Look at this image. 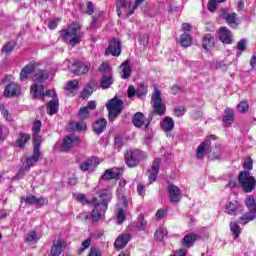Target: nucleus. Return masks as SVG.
I'll return each instance as SVG.
<instances>
[{
	"label": "nucleus",
	"mask_w": 256,
	"mask_h": 256,
	"mask_svg": "<svg viewBox=\"0 0 256 256\" xmlns=\"http://www.w3.org/2000/svg\"><path fill=\"white\" fill-rule=\"evenodd\" d=\"M149 86L145 82H140L136 88V97L141 99V97H145L148 93Z\"/></svg>",
	"instance_id": "c9c22d12"
},
{
	"label": "nucleus",
	"mask_w": 256,
	"mask_h": 256,
	"mask_svg": "<svg viewBox=\"0 0 256 256\" xmlns=\"http://www.w3.org/2000/svg\"><path fill=\"white\" fill-rule=\"evenodd\" d=\"M29 141H31V134L19 132L15 145L20 149H25V145L29 143Z\"/></svg>",
	"instance_id": "c85d7f7f"
},
{
	"label": "nucleus",
	"mask_w": 256,
	"mask_h": 256,
	"mask_svg": "<svg viewBox=\"0 0 256 256\" xmlns=\"http://www.w3.org/2000/svg\"><path fill=\"white\" fill-rule=\"evenodd\" d=\"M87 256H103V252L98 247H91Z\"/></svg>",
	"instance_id": "e2e57ef3"
},
{
	"label": "nucleus",
	"mask_w": 256,
	"mask_h": 256,
	"mask_svg": "<svg viewBox=\"0 0 256 256\" xmlns=\"http://www.w3.org/2000/svg\"><path fill=\"white\" fill-rule=\"evenodd\" d=\"M100 161L99 158H97V156H91L89 157L87 160H85L80 166L79 168L83 171H93L95 169H97V166L99 165Z\"/></svg>",
	"instance_id": "6ab92c4d"
},
{
	"label": "nucleus",
	"mask_w": 256,
	"mask_h": 256,
	"mask_svg": "<svg viewBox=\"0 0 256 256\" xmlns=\"http://www.w3.org/2000/svg\"><path fill=\"white\" fill-rule=\"evenodd\" d=\"M213 141H217V136L211 134L206 136L204 141H202L201 143L210 150L215 147V144L213 145Z\"/></svg>",
	"instance_id": "a19ab883"
},
{
	"label": "nucleus",
	"mask_w": 256,
	"mask_h": 256,
	"mask_svg": "<svg viewBox=\"0 0 256 256\" xmlns=\"http://www.w3.org/2000/svg\"><path fill=\"white\" fill-rule=\"evenodd\" d=\"M80 141L79 136H76L75 134L68 135L64 137L61 148L63 151H71V149H73L75 145H78Z\"/></svg>",
	"instance_id": "f3484780"
},
{
	"label": "nucleus",
	"mask_w": 256,
	"mask_h": 256,
	"mask_svg": "<svg viewBox=\"0 0 256 256\" xmlns=\"http://www.w3.org/2000/svg\"><path fill=\"white\" fill-rule=\"evenodd\" d=\"M76 201H78L79 203H83V205H87V201H91L87 199V196L85 194H77L76 196Z\"/></svg>",
	"instance_id": "338daca9"
},
{
	"label": "nucleus",
	"mask_w": 256,
	"mask_h": 256,
	"mask_svg": "<svg viewBox=\"0 0 256 256\" xmlns=\"http://www.w3.org/2000/svg\"><path fill=\"white\" fill-rule=\"evenodd\" d=\"M47 79H49V71L47 70L38 69L36 72H34L32 76V81L34 85H37L38 83L40 85H43V83H45Z\"/></svg>",
	"instance_id": "4be33fe9"
},
{
	"label": "nucleus",
	"mask_w": 256,
	"mask_h": 256,
	"mask_svg": "<svg viewBox=\"0 0 256 256\" xmlns=\"http://www.w3.org/2000/svg\"><path fill=\"white\" fill-rule=\"evenodd\" d=\"M30 95L32 99H37V97H39L40 101H45V86H43V84H32Z\"/></svg>",
	"instance_id": "a211bd4d"
},
{
	"label": "nucleus",
	"mask_w": 256,
	"mask_h": 256,
	"mask_svg": "<svg viewBox=\"0 0 256 256\" xmlns=\"http://www.w3.org/2000/svg\"><path fill=\"white\" fill-rule=\"evenodd\" d=\"M201 240V235H198L196 233L187 234L182 239L181 243L183 247H186L187 249L193 247L195 245V241Z\"/></svg>",
	"instance_id": "b1692460"
},
{
	"label": "nucleus",
	"mask_w": 256,
	"mask_h": 256,
	"mask_svg": "<svg viewBox=\"0 0 256 256\" xmlns=\"http://www.w3.org/2000/svg\"><path fill=\"white\" fill-rule=\"evenodd\" d=\"M2 83H8L4 89L5 97H19L21 95V85L13 81V75H6Z\"/></svg>",
	"instance_id": "0eeeda50"
},
{
	"label": "nucleus",
	"mask_w": 256,
	"mask_h": 256,
	"mask_svg": "<svg viewBox=\"0 0 256 256\" xmlns=\"http://www.w3.org/2000/svg\"><path fill=\"white\" fill-rule=\"evenodd\" d=\"M118 199L122 204L120 209H127L129 207V201H127V196H125V194H119Z\"/></svg>",
	"instance_id": "13d9d810"
},
{
	"label": "nucleus",
	"mask_w": 256,
	"mask_h": 256,
	"mask_svg": "<svg viewBox=\"0 0 256 256\" xmlns=\"http://www.w3.org/2000/svg\"><path fill=\"white\" fill-rule=\"evenodd\" d=\"M129 241H131V234L126 233L119 235L114 242V248L116 251H121V249H125V247H127Z\"/></svg>",
	"instance_id": "aec40b11"
},
{
	"label": "nucleus",
	"mask_w": 256,
	"mask_h": 256,
	"mask_svg": "<svg viewBox=\"0 0 256 256\" xmlns=\"http://www.w3.org/2000/svg\"><path fill=\"white\" fill-rule=\"evenodd\" d=\"M137 96V89H135V86L130 85L127 90V97L128 99H133V97Z\"/></svg>",
	"instance_id": "0e129e2a"
},
{
	"label": "nucleus",
	"mask_w": 256,
	"mask_h": 256,
	"mask_svg": "<svg viewBox=\"0 0 256 256\" xmlns=\"http://www.w3.org/2000/svg\"><path fill=\"white\" fill-rule=\"evenodd\" d=\"M15 47H17V41L12 40L9 42H6L1 49V53L4 55H11L13 51H15Z\"/></svg>",
	"instance_id": "f704fd0d"
},
{
	"label": "nucleus",
	"mask_w": 256,
	"mask_h": 256,
	"mask_svg": "<svg viewBox=\"0 0 256 256\" xmlns=\"http://www.w3.org/2000/svg\"><path fill=\"white\" fill-rule=\"evenodd\" d=\"M161 129L162 131H165V133H171V131L175 129V121L171 118V116L164 117L161 123Z\"/></svg>",
	"instance_id": "c756f323"
},
{
	"label": "nucleus",
	"mask_w": 256,
	"mask_h": 256,
	"mask_svg": "<svg viewBox=\"0 0 256 256\" xmlns=\"http://www.w3.org/2000/svg\"><path fill=\"white\" fill-rule=\"evenodd\" d=\"M41 159V144H33V155L25 158L24 168L19 170V173L23 171H29L31 167H35L36 163Z\"/></svg>",
	"instance_id": "6e6552de"
},
{
	"label": "nucleus",
	"mask_w": 256,
	"mask_h": 256,
	"mask_svg": "<svg viewBox=\"0 0 256 256\" xmlns=\"http://www.w3.org/2000/svg\"><path fill=\"white\" fill-rule=\"evenodd\" d=\"M219 39L221 41V43H223L224 45H232L233 44V32H231V30L225 26H221L219 28Z\"/></svg>",
	"instance_id": "dca6fc26"
},
{
	"label": "nucleus",
	"mask_w": 256,
	"mask_h": 256,
	"mask_svg": "<svg viewBox=\"0 0 256 256\" xmlns=\"http://www.w3.org/2000/svg\"><path fill=\"white\" fill-rule=\"evenodd\" d=\"M208 158H210L211 161H217L221 159V146L215 143V146L208 150Z\"/></svg>",
	"instance_id": "2f4dec72"
},
{
	"label": "nucleus",
	"mask_w": 256,
	"mask_h": 256,
	"mask_svg": "<svg viewBox=\"0 0 256 256\" xmlns=\"http://www.w3.org/2000/svg\"><path fill=\"white\" fill-rule=\"evenodd\" d=\"M120 68L122 69V79H129V77H131V65L129 64V61H124Z\"/></svg>",
	"instance_id": "e433bc0d"
},
{
	"label": "nucleus",
	"mask_w": 256,
	"mask_h": 256,
	"mask_svg": "<svg viewBox=\"0 0 256 256\" xmlns=\"http://www.w3.org/2000/svg\"><path fill=\"white\" fill-rule=\"evenodd\" d=\"M89 69H91L90 62H81L79 60H75L70 66L71 73L77 76L87 75V73H89Z\"/></svg>",
	"instance_id": "9d476101"
},
{
	"label": "nucleus",
	"mask_w": 256,
	"mask_h": 256,
	"mask_svg": "<svg viewBox=\"0 0 256 256\" xmlns=\"http://www.w3.org/2000/svg\"><path fill=\"white\" fill-rule=\"evenodd\" d=\"M168 195L170 197L171 203H179V201H181V189H179L174 184L168 185Z\"/></svg>",
	"instance_id": "412c9836"
},
{
	"label": "nucleus",
	"mask_w": 256,
	"mask_h": 256,
	"mask_svg": "<svg viewBox=\"0 0 256 256\" xmlns=\"http://www.w3.org/2000/svg\"><path fill=\"white\" fill-rule=\"evenodd\" d=\"M107 129V119L99 118L97 119L92 126V131L95 135H101Z\"/></svg>",
	"instance_id": "393cba45"
},
{
	"label": "nucleus",
	"mask_w": 256,
	"mask_h": 256,
	"mask_svg": "<svg viewBox=\"0 0 256 256\" xmlns=\"http://www.w3.org/2000/svg\"><path fill=\"white\" fill-rule=\"evenodd\" d=\"M238 183L244 193H252L256 189V179L251 176V172L247 170L240 171L238 175Z\"/></svg>",
	"instance_id": "20e7f679"
},
{
	"label": "nucleus",
	"mask_w": 256,
	"mask_h": 256,
	"mask_svg": "<svg viewBox=\"0 0 256 256\" xmlns=\"http://www.w3.org/2000/svg\"><path fill=\"white\" fill-rule=\"evenodd\" d=\"M106 109L108 111L110 121H115L117 116L121 115V112L123 111V100L115 96L107 102Z\"/></svg>",
	"instance_id": "423d86ee"
},
{
	"label": "nucleus",
	"mask_w": 256,
	"mask_h": 256,
	"mask_svg": "<svg viewBox=\"0 0 256 256\" xmlns=\"http://www.w3.org/2000/svg\"><path fill=\"white\" fill-rule=\"evenodd\" d=\"M64 89L65 91H68V93H73L74 91H77V89H79V80L75 79L68 81Z\"/></svg>",
	"instance_id": "79ce46f5"
},
{
	"label": "nucleus",
	"mask_w": 256,
	"mask_h": 256,
	"mask_svg": "<svg viewBox=\"0 0 256 256\" xmlns=\"http://www.w3.org/2000/svg\"><path fill=\"white\" fill-rule=\"evenodd\" d=\"M35 205L40 207H43V205H49V199H47V197H36Z\"/></svg>",
	"instance_id": "680f3d73"
},
{
	"label": "nucleus",
	"mask_w": 256,
	"mask_h": 256,
	"mask_svg": "<svg viewBox=\"0 0 256 256\" xmlns=\"http://www.w3.org/2000/svg\"><path fill=\"white\" fill-rule=\"evenodd\" d=\"M122 175H123V169L114 167V168L105 170V172L101 176V180L102 181H111V180L119 181Z\"/></svg>",
	"instance_id": "f8f14e48"
},
{
	"label": "nucleus",
	"mask_w": 256,
	"mask_h": 256,
	"mask_svg": "<svg viewBox=\"0 0 256 256\" xmlns=\"http://www.w3.org/2000/svg\"><path fill=\"white\" fill-rule=\"evenodd\" d=\"M159 165H161V158H155L152 162V172L149 176L150 184L157 181V175H159Z\"/></svg>",
	"instance_id": "bb28decb"
},
{
	"label": "nucleus",
	"mask_w": 256,
	"mask_h": 256,
	"mask_svg": "<svg viewBox=\"0 0 256 256\" xmlns=\"http://www.w3.org/2000/svg\"><path fill=\"white\" fill-rule=\"evenodd\" d=\"M86 7H87V15H93V13H95V4H93V2L88 1L86 3Z\"/></svg>",
	"instance_id": "69168bd1"
},
{
	"label": "nucleus",
	"mask_w": 256,
	"mask_h": 256,
	"mask_svg": "<svg viewBox=\"0 0 256 256\" xmlns=\"http://www.w3.org/2000/svg\"><path fill=\"white\" fill-rule=\"evenodd\" d=\"M113 83H115V81L113 80V75H103L100 80V87L105 91L107 89H110Z\"/></svg>",
	"instance_id": "473e14b6"
},
{
	"label": "nucleus",
	"mask_w": 256,
	"mask_h": 256,
	"mask_svg": "<svg viewBox=\"0 0 256 256\" xmlns=\"http://www.w3.org/2000/svg\"><path fill=\"white\" fill-rule=\"evenodd\" d=\"M205 153H207V155H209V149L206 148L202 143H200L196 149L197 159H204Z\"/></svg>",
	"instance_id": "37998d69"
},
{
	"label": "nucleus",
	"mask_w": 256,
	"mask_h": 256,
	"mask_svg": "<svg viewBox=\"0 0 256 256\" xmlns=\"http://www.w3.org/2000/svg\"><path fill=\"white\" fill-rule=\"evenodd\" d=\"M220 18L226 21L227 25L231 27V29H237L239 25V18H237V13L233 12L231 14L227 13V8L220 9Z\"/></svg>",
	"instance_id": "9b49d317"
},
{
	"label": "nucleus",
	"mask_w": 256,
	"mask_h": 256,
	"mask_svg": "<svg viewBox=\"0 0 256 256\" xmlns=\"http://www.w3.org/2000/svg\"><path fill=\"white\" fill-rule=\"evenodd\" d=\"M47 114L50 116L57 115L59 112V99L55 98L46 104Z\"/></svg>",
	"instance_id": "7c9ffc66"
},
{
	"label": "nucleus",
	"mask_w": 256,
	"mask_h": 256,
	"mask_svg": "<svg viewBox=\"0 0 256 256\" xmlns=\"http://www.w3.org/2000/svg\"><path fill=\"white\" fill-rule=\"evenodd\" d=\"M110 53L112 57H119L121 55V40L119 38H112L106 48L105 55Z\"/></svg>",
	"instance_id": "4468645a"
},
{
	"label": "nucleus",
	"mask_w": 256,
	"mask_h": 256,
	"mask_svg": "<svg viewBox=\"0 0 256 256\" xmlns=\"http://www.w3.org/2000/svg\"><path fill=\"white\" fill-rule=\"evenodd\" d=\"M154 238L160 243L163 241V239H165V231L163 228H159L155 231Z\"/></svg>",
	"instance_id": "864d4df0"
},
{
	"label": "nucleus",
	"mask_w": 256,
	"mask_h": 256,
	"mask_svg": "<svg viewBox=\"0 0 256 256\" xmlns=\"http://www.w3.org/2000/svg\"><path fill=\"white\" fill-rule=\"evenodd\" d=\"M237 49L238 51H245V49H247V43L245 42V39H241L238 43H237Z\"/></svg>",
	"instance_id": "774afa93"
},
{
	"label": "nucleus",
	"mask_w": 256,
	"mask_h": 256,
	"mask_svg": "<svg viewBox=\"0 0 256 256\" xmlns=\"http://www.w3.org/2000/svg\"><path fill=\"white\" fill-rule=\"evenodd\" d=\"M245 205H246V207H248L249 211H254V212H256L255 197H253V196H251V195L248 196V197L246 198V200H245Z\"/></svg>",
	"instance_id": "c03bdc74"
},
{
	"label": "nucleus",
	"mask_w": 256,
	"mask_h": 256,
	"mask_svg": "<svg viewBox=\"0 0 256 256\" xmlns=\"http://www.w3.org/2000/svg\"><path fill=\"white\" fill-rule=\"evenodd\" d=\"M39 65H41V64L37 63V62H30V63L26 64L20 71L19 80L27 81V79H29V76L33 75V73H35V71H36L37 67H39Z\"/></svg>",
	"instance_id": "ddd939ff"
},
{
	"label": "nucleus",
	"mask_w": 256,
	"mask_h": 256,
	"mask_svg": "<svg viewBox=\"0 0 256 256\" xmlns=\"http://www.w3.org/2000/svg\"><path fill=\"white\" fill-rule=\"evenodd\" d=\"M153 111L150 114V117L153 115H160L162 116L167 111V106L163 104V97L161 90L155 89L154 93L151 97Z\"/></svg>",
	"instance_id": "39448f33"
},
{
	"label": "nucleus",
	"mask_w": 256,
	"mask_h": 256,
	"mask_svg": "<svg viewBox=\"0 0 256 256\" xmlns=\"http://www.w3.org/2000/svg\"><path fill=\"white\" fill-rule=\"evenodd\" d=\"M32 141L33 145L38 143V145H41V137L39 136V133H41V120L35 119L32 126Z\"/></svg>",
	"instance_id": "5701e85b"
},
{
	"label": "nucleus",
	"mask_w": 256,
	"mask_h": 256,
	"mask_svg": "<svg viewBox=\"0 0 256 256\" xmlns=\"http://www.w3.org/2000/svg\"><path fill=\"white\" fill-rule=\"evenodd\" d=\"M145 0H136L132 9L126 14L127 17H131V15H133V13H135V10H137L139 8V5H143Z\"/></svg>",
	"instance_id": "052dcab7"
},
{
	"label": "nucleus",
	"mask_w": 256,
	"mask_h": 256,
	"mask_svg": "<svg viewBox=\"0 0 256 256\" xmlns=\"http://www.w3.org/2000/svg\"><path fill=\"white\" fill-rule=\"evenodd\" d=\"M202 47L209 51L215 47V37L211 33L205 34L202 38Z\"/></svg>",
	"instance_id": "cd10ccee"
},
{
	"label": "nucleus",
	"mask_w": 256,
	"mask_h": 256,
	"mask_svg": "<svg viewBox=\"0 0 256 256\" xmlns=\"http://www.w3.org/2000/svg\"><path fill=\"white\" fill-rule=\"evenodd\" d=\"M126 219L125 208H118L117 223L118 225L123 224Z\"/></svg>",
	"instance_id": "3c124183"
},
{
	"label": "nucleus",
	"mask_w": 256,
	"mask_h": 256,
	"mask_svg": "<svg viewBox=\"0 0 256 256\" xmlns=\"http://www.w3.org/2000/svg\"><path fill=\"white\" fill-rule=\"evenodd\" d=\"M78 117L80 118L81 121H85V119H89L90 114L89 110H87V107H81L79 112H78Z\"/></svg>",
	"instance_id": "8fccbe9b"
},
{
	"label": "nucleus",
	"mask_w": 256,
	"mask_h": 256,
	"mask_svg": "<svg viewBox=\"0 0 256 256\" xmlns=\"http://www.w3.org/2000/svg\"><path fill=\"white\" fill-rule=\"evenodd\" d=\"M36 199L37 196L30 194L28 196H26L25 198H21L22 201H24V203H26V205H35L36 203Z\"/></svg>",
	"instance_id": "603ef678"
},
{
	"label": "nucleus",
	"mask_w": 256,
	"mask_h": 256,
	"mask_svg": "<svg viewBox=\"0 0 256 256\" xmlns=\"http://www.w3.org/2000/svg\"><path fill=\"white\" fill-rule=\"evenodd\" d=\"M81 25L77 22H72L66 30H62L60 35L65 41V43H69L71 47H76L81 43Z\"/></svg>",
	"instance_id": "f03ea898"
},
{
	"label": "nucleus",
	"mask_w": 256,
	"mask_h": 256,
	"mask_svg": "<svg viewBox=\"0 0 256 256\" xmlns=\"http://www.w3.org/2000/svg\"><path fill=\"white\" fill-rule=\"evenodd\" d=\"M91 95H93V90L87 86L84 87V89L80 92L81 99H88V97H91Z\"/></svg>",
	"instance_id": "6e6d98bb"
},
{
	"label": "nucleus",
	"mask_w": 256,
	"mask_h": 256,
	"mask_svg": "<svg viewBox=\"0 0 256 256\" xmlns=\"http://www.w3.org/2000/svg\"><path fill=\"white\" fill-rule=\"evenodd\" d=\"M238 113L245 114L247 111H249V103L246 100L241 101L237 105Z\"/></svg>",
	"instance_id": "09e8293b"
},
{
	"label": "nucleus",
	"mask_w": 256,
	"mask_h": 256,
	"mask_svg": "<svg viewBox=\"0 0 256 256\" xmlns=\"http://www.w3.org/2000/svg\"><path fill=\"white\" fill-rule=\"evenodd\" d=\"M146 227H147V220H145V216L143 214H139L138 225H137L138 231H145Z\"/></svg>",
	"instance_id": "49530a36"
},
{
	"label": "nucleus",
	"mask_w": 256,
	"mask_h": 256,
	"mask_svg": "<svg viewBox=\"0 0 256 256\" xmlns=\"http://www.w3.org/2000/svg\"><path fill=\"white\" fill-rule=\"evenodd\" d=\"M256 217V212L249 210V212L243 214L239 220L238 223H240V225H247V223H251V221H253Z\"/></svg>",
	"instance_id": "72a5a7b5"
},
{
	"label": "nucleus",
	"mask_w": 256,
	"mask_h": 256,
	"mask_svg": "<svg viewBox=\"0 0 256 256\" xmlns=\"http://www.w3.org/2000/svg\"><path fill=\"white\" fill-rule=\"evenodd\" d=\"M97 197H93L91 201H86L87 205H92L93 209L91 212V219L94 223H99L103 217H105V213H107V209H109V203H111V199H113L111 192L109 189H102L97 192Z\"/></svg>",
	"instance_id": "f257e3e1"
},
{
	"label": "nucleus",
	"mask_w": 256,
	"mask_h": 256,
	"mask_svg": "<svg viewBox=\"0 0 256 256\" xmlns=\"http://www.w3.org/2000/svg\"><path fill=\"white\" fill-rule=\"evenodd\" d=\"M193 44V38L191 37V35L187 34V33H183L180 35V45L181 47H191V45Z\"/></svg>",
	"instance_id": "58836bf2"
},
{
	"label": "nucleus",
	"mask_w": 256,
	"mask_h": 256,
	"mask_svg": "<svg viewBox=\"0 0 256 256\" xmlns=\"http://www.w3.org/2000/svg\"><path fill=\"white\" fill-rule=\"evenodd\" d=\"M227 0H209L208 1V10L211 13H215L217 11V3H225Z\"/></svg>",
	"instance_id": "de8ad7c7"
},
{
	"label": "nucleus",
	"mask_w": 256,
	"mask_h": 256,
	"mask_svg": "<svg viewBox=\"0 0 256 256\" xmlns=\"http://www.w3.org/2000/svg\"><path fill=\"white\" fill-rule=\"evenodd\" d=\"M141 161H147V154L143 150L133 148L124 152V162L129 169L139 167Z\"/></svg>",
	"instance_id": "7ed1b4c3"
},
{
	"label": "nucleus",
	"mask_w": 256,
	"mask_h": 256,
	"mask_svg": "<svg viewBox=\"0 0 256 256\" xmlns=\"http://www.w3.org/2000/svg\"><path fill=\"white\" fill-rule=\"evenodd\" d=\"M91 247V238H87L84 240L80 246V248L77 250V255H81V253H84Z\"/></svg>",
	"instance_id": "a18cd8bd"
},
{
	"label": "nucleus",
	"mask_w": 256,
	"mask_h": 256,
	"mask_svg": "<svg viewBox=\"0 0 256 256\" xmlns=\"http://www.w3.org/2000/svg\"><path fill=\"white\" fill-rule=\"evenodd\" d=\"M185 113H187V108H185V106H178L174 108L175 117H183Z\"/></svg>",
	"instance_id": "5fc2aeb1"
},
{
	"label": "nucleus",
	"mask_w": 256,
	"mask_h": 256,
	"mask_svg": "<svg viewBox=\"0 0 256 256\" xmlns=\"http://www.w3.org/2000/svg\"><path fill=\"white\" fill-rule=\"evenodd\" d=\"M66 247H67V243L61 240V238L54 239L52 242L49 256H61V253L65 251Z\"/></svg>",
	"instance_id": "2eb2a0df"
},
{
	"label": "nucleus",
	"mask_w": 256,
	"mask_h": 256,
	"mask_svg": "<svg viewBox=\"0 0 256 256\" xmlns=\"http://www.w3.org/2000/svg\"><path fill=\"white\" fill-rule=\"evenodd\" d=\"M234 121H235V112H233V109L227 107L224 110V116L222 119V123L224 127H231Z\"/></svg>",
	"instance_id": "a878e982"
},
{
	"label": "nucleus",
	"mask_w": 256,
	"mask_h": 256,
	"mask_svg": "<svg viewBox=\"0 0 256 256\" xmlns=\"http://www.w3.org/2000/svg\"><path fill=\"white\" fill-rule=\"evenodd\" d=\"M228 215H237V210L239 209V202L233 201L228 202L225 206Z\"/></svg>",
	"instance_id": "ea45409f"
},
{
	"label": "nucleus",
	"mask_w": 256,
	"mask_h": 256,
	"mask_svg": "<svg viewBox=\"0 0 256 256\" xmlns=\"http://www.w3.org/2000/svg\"><path fill=\"white\" fill-rule=\"evenodd\" d=\"M153 121V116H149L145 119V114L142 112H136L132 118V123L134 127H137L138 129H141L143 125H145L144 130L147 131L149 129V126L151 125Z\"/></svg>",
	"instance_id": "1a4fd4ad"
},
{
	"label": "nucleus",
	"mask_w": 256,
	"mask_h": 256,
	"mask_svg": "<svg viewBox=\"0 0 256 256\" xmlns=\"http://www.w3.org/2000/svg\"><path fill=\"white\" fill-rule=\"evenodd\" d=\"M229 227L233 239H239V237H241V226H239L237 222H230Z\"/></svg>",
	"instance_id": "4c0bfd02"
},
{
	"label": "nucleus",
	"mask_w": 256,
	"mask_h": 256,
	"mask_svg": "<svg viewBox=\"0 0 256 256\" xmlns=\"http://www.w3.org/2000/svg\"><path fill=\"white\" fill-rule=\"evenodd\" d=\"M243 169L244 171H251L253 170V159L251 157L247 158V160L244 161L243 163Z\"/></svg>",
	"instance_id": "bf43d9fd"
},
{
	"label": "nucleus",
	"mask_w": 256,
	"mask_h": 256,
	"mask_svg": "<svg viewBox=\"0 0 256 256\" xmlns=\"http://www.w3.org/2000/svg\"><path fill=\"white\" fill-rule=\"evenodd\" d=\"M37 241V232L35 230H30L26 238V243H33Z\"/></svg>",
	"instance_id": "4d7b16f0"
}]
</instances>
